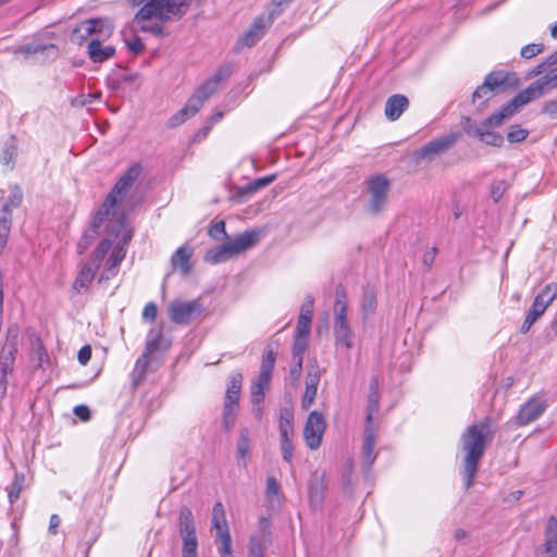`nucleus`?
I'll use <instances>...</instances> for the list:
<instances>
[{
	"mask_svg": "<svg viewBox=\"0 0 557 557\" xmlns=\"http://www.w3.org/2000/svg\"><path fill=\"white\" fill-rule=\"evenodd\" d=\"M495 431L488 417L469 425L460 437L462 460V478L468 490L474 482L480 460L494 440Z\"/></svg>",
	"mask_w": 557,
	"mask_h": 557,
	"instance_id": "1",
	"label": "nucleus"
},
{
	"mask_svg": "<svg viewBox=\"0 0 557 557\" xmlns=\"http://www.w3.org/2000/svg\"><path fill=\"white\" fill-rule=\"evenodd\" d=\"M191 0H149L134 15L132 23L151 20L165 23L180 20L187 11Z\"/></svg>",
	"mask_w": 557,
	"mask_h": 557,
	"instance_id": "2",
	"label": "nucleus"
},
{
	"mask_svg": "<svg viewBox=\"0 0 557 557\" xmlns=\"http://www.w3.org/2000/svg\"><path fill=\"white\" fill-rule=\"evenodd\" d=\"M139 174L140 166L133 165L119 178L92 221L95 228L99 227L104 220L109 219L112 214V210L120 205L125 194L139 177Z\"/></svg>",
	"mask_w": 557,
	"mask_h": 557,
	"instance_id": "3",
	"label": "nucleus"
},
{
	"mask_svg": "<svg viewBox=\"0 0 557 557\" xmlns=\"http://www.w3.org/2000/svg\"><path fill=\"white\" fill-rule=\"evenodd\" d=\"M177 530L182 540V557H198L196 523L190 508L186 505L180 507Z\"/></svg>",
	"mask_w": 557,
	"mask_h": 557,
	"instance_id": "4",
	"label": "nucleus"
},
{
	"mask_svg": "<svg viewBox=\"0 0 557 557\" xmlns=\"http://www.w3.org/2000/svg\"><path fill=\"white\" fill-rule=\"evenodd\" d=\"M17 327H9L7 343L0 350V400L7 395L8 376L12 373L17 354Z\"/></svg>",
	"mask_w": 557,
	"mask_h": 557,
	"instance_id": "5",
	"label": "nucleus"
},
{
	"mask_svg": "<svg viewBox=\"0 0 557 557\" xmlns=\"http://www.w3.org/2000/svg\"><path fill=\"white\" fill-rule=\"evenodd\" d=\"M113 23L108 18H91L79 23L72 32L71 40L78 45L92 38L109 39L113 34Z\"/></svg>",
	"mask_w": 557,
	"mask_h": 557,
	"instance_id": "6",
	"label": "nucleus"
},
{
	"mask_svg": "<svg viewBox=\"0 0 557 557\" xmlns=\"http://www.w3.org/2000/svg\"><path fill=\"white\" fill-rule=\"evenodd\" d=\"M459 138L460 134L454 132L435 138L421 146L419 149H416L412 153V159L416 163L432 161L447 152Z\"/></svg>",
	"mask_w": 557,
	"mask_h": 557,
	"instance_id": "7",
	"label": "nucleus"
},
{
	"mask_svg": "<svg viewBox=\"0 0 557 557\" xmlns=\"http://www.w3.org/2000/svg\"><path fill=\"white\" fill-rule=\"evenodd\" d=\"M367 185L370 195L369 211L374 215L379 214L387 202L389 180L383 174H377L369 177Z\"/></svg>",
	"mask_w": 557,
	"mask_h": 557,
	"instance_id": "8",
	"label": "nucleus"
},
{
	"mask_svg": "<svg viewBox=\"0 0 557 557\" xmlns=\"http://www.w3.org/2000/svg\"><path fill=\"white\" fill-rule=\"evenodd\" d=\"M169 317L176 324H188L195 317L200 315L203 306L199 300H174L169 306Z\"/></svg>",
	"mask_w": 557,
	"mask_h": 557,
	"instance_id": "9",
	"label": "nucleus"
},
{
	"mask_svg": "<svg viewBox=\"0 0 557 557\" xmlns=\"http://www.w3.org/2000/svg\"><path fill=\"white\" fill-rule=\"evenodd\" d=\"M325 429L326 422L322 413L315 410L311 411L307 418L304 429V438L310 449H317L320 447Z\"/></svg>",
	"mask_w": 557,
	"mask_h": 557,
	"instance_id": "10",
	"label": "nucleus"
},
{
	"mask_svg": "<svg viewBox=\"0 0 557 557\" xmlns=\"http://www.w3.org/2000/svg\"><path fill=\"white\" fill-rule=\"evenodd\" d=\"M260 231L257 230L245 231L244 233H240L236 235L234 238L226 242L225 244L228 248L231 256L234 257L240 255L256 246L260 239Z\"/></svg>",
	"mask_w": 557,
	"mask_h": 557,
	"instance_id": "11",
	"label": "nucleus"
},
{
	"mask_svg": "<svg viewBox=\"0 0 557 557\" xmlns=\"http://www.w3.org/2000/svg\"><path fill=\"white\" fill-rule=\"evenodd\" d=\"M97 271L91 267V263H83L79 267L77 275L71 287V298L85 294L89 290L92 281L95 280Z\"/></svg>",
	"mask_w": 557,
	"mask_h": 557,
	"instance_id": "12",
	"label": "nucleus"
},
{
	"mask_svg": "<svg viewBox=\"0 0 557 557\" xmlns=\"http://www.w3.org/2000/svg\"><path fill=\"white\" fill-rule=\"evenodd\" d=\"M41 54L44 55L42 61L54 60L59 54V48L54 44H38L28 42L17 47L14 50V54Z\"/></svg>",
	"mask_w": 557,
	"mask_h": 557,
	"instance_id": "13",
	"label": "nucleus"
},
{
	"mask_svg": "<svg viewBox=\"0 0 557 557\" xmlns=\"http://www.w3.org/2000/svg\"><path fill=\"white\" fill-rule=\"evenodd\" d=\"M334 332L336 341L344 344L346 348L352 347L351 331L347 322V307L342 306L335 310Z\"/></svg>",
	"mask_w": 557,
	"mask_h": 557,
	"instance_id": "14",
	"label": "nucleus"
},
{
	"mask_svg": "<svg viewBox=\"0 0 557 557\" xmlns=\"http://www.w3.org/2000/svg\"><path fill=\"white\" fill-rule=\"evenodd\" d=\"M107 39L92 38L87 46V53L94 63H102L115 55V48L111 45L103 46Z\"/></svg>",
	"mask_w": 557,
	"mask_h": 557,
	"instance_id": "15",
	"label": "nucleus"
},
{
	"mask_svg": "<svg viewBox=\"0 0 557 557\" xmlns=\"http://www.w3.org/2000/svg\"><path fill=\"white\" fill-rule=\"evenodd\" d=\"M545 410V404L539 399H530L527 404H524L518 416L517 421L520 425L529 424L530 422L536 420Z\"/></svg>",
	"mask_w": 557,
	"mask_h": 557,
	"instance_id": "16",
	"label": "nucleus"
},
{
	"mask_svg": "<svg viewBox=\"0 0 557 557\" xmlns=\"http://www.w3.org/2000/svg\"><path fill=\"white\" fill-rule=\"evenodd\" d=\"M125 258V250L123 247H115L109 256L106 268L99 276L98 282L104 283L114 277L117 272L122 260Z\"/></svg>",
	"mask_w": 557,
	"mask_h": 557,
	"instance_id": "17",
	"label": "nucleus"
},
{
	"mask_svg": "<svg viewBox=\"0 0 557 557\" xmlns=\"http://www.w3.org/2000/svg\"><path fill=\"white\" fill-rule=\"evenodd\" d=\"M409 107V100L405 95L396 94L387 98L385 115L389 121H396Z\"/></svg>",
	"mask_w": 557,
	"mask_h": 557,
	"instance_id": "18",
	"label": "nucleus"
},
{
	"mask_svg": "<svg viewBox=\"0 0 557 557\" xmlns=\"http://www.w3.org/2000/svg\"><path fill=\"white\" fill-rule=\"evenodd\" d=\"M521 107L518 106L516 99L512 98L509 102L504 104L502 109L488 117H486L483 122V126H493L497 127L502 125L506 120L510 119Z\"/></svg>",
	"mask_w": 557,
	"mask_h": 557,
	"instance_id": "19",
	"label": "nucleus"
},
{
	"mask_svg": "<svg viewBox=\"0 0 557 557\" xmlns=\"http://www.w3.org/2000/svg\"><path fill=\"white\" fill-rule=\"evenodd\" d=\"M269 20L265 22L263 16L257 17L252 25L247 29L240 38V42L246 47H252L264 35L265 28L270 25Z\"/></svg>",
	"mask_w": 557,
	"mask_h": 557,
	"instance_id": "20",
	"label": "nucleus"
},
{
	"mask_svg": "<svg viewBox=\"0 0 557 557\" xmlns=\"http://www.w3.org/2000/svg\"><path fill=\"white\" fill-rule=\"evenodd\" d=\"M243 375L240 372H233L228 377L225 393L224 405L238 408V401L242 391Z\"/></svg>",
	"mask_w": 557,
	"mask_h": 557,
	"instance_id": "21",
	"label": "nucleus"
},
{
	"mask_svg": "<svg viewBox=\"0 0 557 557\" xmlns=\"http://www.w3.org/2000/svg\"><path fill=\"white\" fill-rule=\"evenodd\" d=\"M375 435L370 425L364 429V440L362 445V459L366 472L370 471L371 466L375 461L376 454L374 453Z\"/></svg>",
	"mask_w": 557,
	"mask_h": 557,
	"instance_id": "22",
	"label": "nucleus"
},
{
	"mask_svg": "<svg viewBox=\"0 0 557 557\" xmlns=\"http://www.w3.org/2000/svg\"><path fill=\"white\" fill-rule=\"evenodd\" d=\"M545 81H535L513 98L521 108L527 103L542 97L545 94Z\"/></svg>",
	"mask_w": 557,
	"mask_h": 557,
	"instance_id": "23",
	"label": "nucleus"
},
{
	"mask_svg": "<svg viewBox=\"0 0 557 557\" xmlns=\"http://www.w3.org/2000/svg\"><path fill=\"white\" fill-rule=\"evenodd\" d=\"M193 253L194 250L191 247L182 246L177 248L171 258V264L173 269H180L184 275H188L191 270L189 261Z\"/></svg>",
	"mask_w": 557,
	"mask_h": 557,
	"instance_id": "24",
	"label": "nucleus"
},
{
	"mask_svg": "<svg viewBox=\"0 0 557 557\" xmlns=\"http://www.w3.org/2000/svg\"><path fill=\"white\" fill-rule=\"evenodd\" d=\"M544 549L548 557H557V518L554 516L547 520Z\"/></svg>",
	"mask_w": 557,
	"mask_h": 557,
	"instance_id": "25",
	"label": "nucleus"
},
{
	"mask_svg": "<svg viewBox=\"0 0 557 557\" xmlns=\"http://www.w3.org/2000/svg\"><path fill=\"white\" fill-rule=\"evenodd\" d=\"M380 393H379V379L372 377L369 385L368 405H367V423L370 424L372 417L379 410Z\"/></svg>",
	"mask_w": 557,
	"mask_h": 557,
	"instance_id": "26",
	"label": "nucleus"
},
{
	"mask_svg": "<svg viewBox=\"0 0 557 557\" xmlns=\"http://www.w3.org/2000/svg\"><path fill=\"white\" fill-rule=\"evenodd\" d=\"M360 308L364 319L375 312L376 292L374 287L369 284L363 286Z\"/></svg>",
	"mask_w": 557,
	"mask_h": 557,
	"instance_id": "27",
	"label": "nucleus"
},
{
	"mask_svg": "<svg viewBox=\"0 0 557 557\" xmlns=\"http://www.w3.org/2000/svg\"><path fill=\"white\" fill-rule=\"evenodd\" d=\"M237 457L242 460L239 466L246 468L247 461L250 458V433L247 428H243L239 431L237 440Z\"/></svg>",
	"mask_w": 557,
	"mask_h": 557,
	"instance_id": "28",
	"label": "nucleus"
},
{
	"mask_svg": "<svg viewBox=\"0 0 557 557\" xmlns=\"http://www.w3.org/2000/svg\"><path fill=\"white\" fill-rule=\"evenodd\" d=\"M212 527L216 531V535H220L221 533H226L228 531V525L226 521L225 516V509L222 503L218 502L214 504L212 508Z\"/></svg>",
	"mask_w": 557,
	"mask_h": 557,
	"instance_id": "29",
	"label": "nucleus"
},
{
	"mask_svg": "<svg viewBox=\"0 0 557 557\" xmlns=\"http://www.w3.org/2000/svg\"><path fill=\"white\" fill-rule=\"evenodd\" d=\"M17 156V144L16 137L11 135L5 141L2 152H1V162L2 164L9 166L11 170L14 166V161Z\"/></svg>",
	"mask_w": 557,
	"mask_h": 557,
	"instance_id": "30",
	"label": "nucleus"
},
{
	"mask_svg": "<svg viewBox=\"0 0 557 557\" xmlns=\"http://www.w3.org/2000/svg\"><path fill=\"white\" fill-rule=\"evenodd\" d=\"M112 244L110 239H102L96 249L92 251L90 259L87 263H91V267L98 271L100 268L101 262L103 261L104 257L109 252Z\"/></svg>",
	"mask_w": 557,
	"mask_h": 557,
	"instance_id": "31",
	"label": "nucleus"
},
{
	"mask_svg": "<svg viewBox=\"0 0 557 557\" xmlns=\"http://www.w3.org/2000/svg\"><path fill=\"white\" fill-rule=\"evenodd\" d=\"M557 297V283L547 284L534 298V304L544 309Z\"/></svg>",
	"mask_w": 557,
	"mask_h": 557,
	"instance_id": "32",
	"label": "nucleus"
},
{
	"mask_svg": "<svg viewBox=\"0 0 557 557\" xmlns=\"http://www.w3.org/2000/svg\"><path fill=\"white\" fill-rule=\"evenodd\" d=\"M325 485L321 476L315 475L309 484V498L314 505H320L323 500Z\"/></svg>",
	"mask_w": 557,
	"mask_h": 557,
	"instance_id": "33",
	"label": "nucleus"
},
{
	"mask_svg": "<svg viewBox=\"0 0 557 557\" xmlns=\"http://www.w3.org/2000/svg\"><path fill=\"white\" fill-rule=\"evenodd\" d=\"M232 258L226 244L220 245L207 251L205 260L212 264L221 263Z\"/></svg>",
	"mask_w": 557,
	"mask_h": 557,
	"instance_id": "34",
	"label": "nucleus"
},
{
	"mask_svg": "<svg viewBox=\"0 0 557 557\" xmlns=\"http://www.w3.org/2000/svg\"><path fill=\"white\" fill-rule=\"evenodd\" d=\"M149 355L145 351L136 361L133 375V384L138 385L146 375L147 368L149 366Z\"/></svg>",
	"mask_w": 557,
	"mask_h": 557,
	"instance_id": "35",
	"label": "nucleus"
},
{
	"mask_svg": "<svg viewBox=\"0 0 557 557\" xmlns=\"http://www.w3.org/2000/svg\"><path fill=\"white\" fill-rule=\"evenodd\" d=\"M163 23L157 21L154 23H148V22H140V23H133L134 30H140L144 33H150L151 35L156 37H164L166 34L164 33V27L162 25Z\"/></svg>",
	"mask_w": 557,
	"mask_h": 557,
	"instance_id": "36",
	"label": "nucleus"
},
{
	"mask_svg": "<svg viewBox=\"0 0 557 557\" xmlns=\"http://www.w3.org/2000/svg\"><path fill=\"white\" fill-rule=\"evenodd\" d=\"M495 94L496 91L482 84L474 90L472 95V102L476 103L479 108H483L485 103L495 96Z\"/></svg>",
	"mask_w": 557,
	"mask_h": 557,
	"instance_id": "37",
	"label": "nucleus"
},
{
	"mask_svg": "<svg viewBox=\"0 0 557 557\" xmlns=\"http://www.w3.org/2000/svg\"><path fill=\"white\" fill-rule=\"evenodd\" d=\"M545 310L546 309H544L540 305L533 302L531 309L529 310L521 325V333H527L533 325V323L545 312Z\"/></svg>",
	"mask_w": 557,
	"mask_h": 557,
	"instance_id": "38",
	"label": "nucleus"
},
{
	"mask_svg": "<svg viewBox=\"0 0 557 557\" xmlns=\"http://www.w3.org/2000/svg\"><path fill=\"white\" fill-rule=\"evenodd\" d=\"M162 342V330H150L148 333L147 342H146V350L147 354H153L158 351L161 347Z\"/></svg>",
	"mask_w": 557,
	"mask_h": 557,
	"instance_id": "39",
	"label": "nucleus"
},
{
	"mask_svg": "<svg viewBox=\"0 0 557 557\" xmlns=\"http://www.w3.org/2000/svg\"><path fill=\"white\" fill-rule=\"evenodd\" d=\"M490 128L491 127H483L482 135L479 136V139L486 145L500 147L504 144V137Z\"/></svg>",
	"mask_w": 557,
	"mask_h": 557,
	"instance_id": "40",
	"label": "nucleus"
},
{
	"mask_svg": "<svg viewBox=\"0 0 557 557\" xmlns=\"http://www.w3.org/2000/svg\"><path fill=\"white\" fill-rule=\"evenodd\" d=\"M322 371L317 361L309 363L306 373V386L318 387Z\"/></svg>",
	"mask_w": 557,
	"mask_h": 557,
	"instance_id": "41",
	"label": "nucleus"
},
{
	"mask_svg": "<svg viewBox=\"0 0 557 557\" xmlns=\"http://www.w3.org/2000/svg\"><path fill=\"white\" fill-rule=\"evenodd\" d=\"M276 178V175L275 174H272V175H268L265 177H260V178H257L252 182H250L249 184H247L244 189L242 190V194H250V193H255L268 185H270L272 182H274Z\"/></svg>",
	"mask_w": 557,
	"mask_h": 557,
	"instance_id": "42",
	"label": "nucleus"
},
{
	"mask_svg": "<svg viewBox=\"0 0 557 557\" xmlns=\"http://www.w3.org/2000/svg\"><path fill=\"white\" fill-rule=\"evenodd\" d=\"M275 356H276V354L274 352V350L271 349L270 347H267V349L262 356L260 373H265V374L272 375V371H273L274 364H275Z\"/></svg>",
	"mask_w": 557,
	"mask_h": 557,
	"instance_id": "43",
	"label": "nucleus"
},
{
	"mask_svg": "<svg viewBox=\"0 0 557 557\" xmlns=\"http://www.w3.org/2000/svg\"><path fill=\"white\" fill-rule=\"evenodd\" d=\"M24 481H25L24 474H18V473L15 474L13 483H12L11 488L9 490V494H8L10 504H14L18 499L20 494L24 487Z\"/></svg>",
	"mask_w": 557,
	"mask_h": 557,
	"instance_id": "44",
	"label": "nucleus"
},
{
	"mask_svg": "<svg viewBox=\"0 0 557 557\" xmlns=\"http://www.w3.org/2000/svg\"><path fill=\"white\" fill-rule=\"evenodd\" d=\"M308 347V337L305 336H295L293 344V357L292 360H304V354Z\"/></svg>",
	"mask_w": 557,
	"mask_h": 557,
	"instance_id": "45",
	"label": "nucleus"
},
{
	"mask_svg": "<svg viewBox=\"0 0 557 557\" xmlns=\"http://www.w3.org/2000/svg\"><path fill=\"white\" fill-rule=\"evenodd\" d=\"M506 76L503 72H491L484 78L483 84L494 91H497L499 87H502L506 83Z\"/></svg>",
	"mask_w": 557,
	"mask_h": 557,
	"instance_id": "46",
	"label": "nucleus"
},
{
	"mask_svg": "<svg viewBox=\"0 0 557 557\" xmlns=\"http://www.w3.org/2000/svg\"><path fill=\"white\" fill-rule=\"evenodd\" d=\"M237 411L238 408L223 405L222 425L225 431H230L234 426L237 419Z\"/></svg>",
	"mask_w": 557,
	"mask_h": 557,
	"instance_id": "47",
	"label": "nucleus"
},
{
	"mask_svg": "<svg viewBox=\"0 0 557 557\" xmlns=\"http://www.w3.org/2000/svg\"><path fill=\"white\" fill-rule=\"evenodd\" d=\"M122 34L124 42L132 53H134L135 55H139L144 52L145 45L137 35H133L131 38H127L125 32H123Z\"/></svg>",
	"mask_w": 557,
	"mask_h": 557,
	"instance_id": "48",
	"label": "nucleus"
},
{
	"mask_svg": "<svg viewBox=\"0 0 557 557\" xmlns=\"http://www.w3.org/2000/svg\"><path fill=\"white\" fill-rule=\"evenodd\" d=\"M215 91L214 83L206 81L195 90L193 96L200 98L202 102H206L213 94H215Z\"/></svg>",
	"mask_w": 557,
	"mask_h": 557,
	"instance_id": "49",
	"label": "nucleus"
},
{
	"mask_svg": "<svg viewBox=\"0 0 557 557\" xmlns=\"http://www.w3.org/2000/svg\"><path fill=\"white\" fill-rule=\"evenodd\" d=\"M461 127L463 132L469 135L479 138L482 135L483 123L481 125H476L470 117L465 116L461 120Z\"/></svg>",
	"mask_w": 557,
	"mask_h": 557,
	"instance_id": "50",
	"label": "nucleus"
},
{
	"mask_svg": "<svg viewBox=\"0 0 557 557\" xmlns=\"http://www.w3.org/2000/svg\"><path fill=\"white\" fill-rule=\"evenodd\" d=\"M23 201V191L17 185H13L10 187V194L8 197H4V202H7L12 208H18Z\"/></svg>",
	"mask_w": 557,
	"mask_h": 557,
	"instance_id": "51",
	"label": "nucleus"
},
{
	"mask_svg": "<svg viewBox=\"0 0 557 557\" xmlns=\"http://www.w3.org/2000/svg\"><path fill=\"white\" fill-rule=\"evenodd\" d=\"M221 542V546L219 548V553L221 557H234L232 552V539L230 532L221 533L216 535Z\"/></svg>",
	"mask_w": 557,
	"mask_h": 557,
	"instance_id": "52",
	"label": "nucleus"
},
{
	"mask_svg": "<svg viewBox=\"0 0 557 557\" xmlns=\"http://www.w3.org/2000/svg\"><path fill=\"white\" fill-rule=\"evenodd\" d=\"M265 495L270 500L278 499L281 495V485L274 476H268Z\"/></svg>",
	"mask_w": 557,
	"mask_h": 557,
	"instance_id": "53",
	"label": "nucleus"
},
{
	"mask_svg": "<svg viewBox=\"0 0 557 557\" xmlns=\"http://www.w3.org/2000/svg\"><path fill=\"white\" fill-rule=\"evenodd\" d=\"M293 420H294L293 409L290 407L281 408L280 429H294Z\"/></svg>",
	"mask_w": 557,
	"mask_h": 557,
	"instance_id": "54",
	"label": "nucleus"
},
{
	"mask_svg": "<svg viewBox=\"0 0 557 557\" xmlns=\"http://www.w3.org/2000/svg\"><path fill=\"white\" fill-rule=\"evenodd\" d=\"M312 319L298 317L297 327H296V336H305L308 337L311 330Z\"/></svg>",
	"mask_w": 557,
	"mask_h": 557,
	"instance_id": "55",
	"label": "nucleus"
},
{
	"mask_svg": "<svg viewBox=\"0 0 557 557\" xmlns=\"http://www.w3.org/2000/svg\"><path fill=\"white\" fill-rule=\"evenodd\" d=\"M188 117H190V115L187 111H185V108L183 107L178 112H176L169 119L166 125L169 128L177 127L178 125L183 124Z\"/></svg>",
	"mask_w": 557,
	"mask_h": 557,
	"instance_id": "56",
	"label": "nucleus"
},
{
	"mask_svg": "<svg viewBox=\"0 0 557 557\" xmlns=\"http://www.w3.org/2000/svg\"><path fill=\"white\" fill-rule=\"evenodd\" d=\"M318 387L306 386L302 398H301V407L305 410H308L314 401L317 396Z\"/></svg>",
	"mask_w": 557,
	"mask_h": 557,
	"instance_id": "57",
	"label": "nucleus"
},
{
	"mask_svg": "<svg viewBox=\"0 0 557 557\" xmlns=\"http://www.w3.org/2000/svg\"><path fill=\"white\" fill-rule=\"evenodd\" d=\"M544 49V46L542 44H529L524 47H522L520 54L524 59H531L539 53H541Z\"/></svg>",
	"mask_w": 557,
	"mask_h": 557,
	"instance_id": "58",
	"label": "nucleus"
},
{
	"mask_svg": "<svg viewBox=\"0 0 557 557\" xmlns=\"http://www.w3.org/2000/svg\"><path fill=\"white\" fill-rule=\"evenodd\" d=\"M302 373V361L300 360H292V366L289 369V377L293 385H297Z\"/></svg>",
	"mask_w": 557,
	"mask_h": 557,
	"instance_id": "59",
	"label": "nucleus"
},
{
	"mask_svg": "<svg viewBox=\"0 0 557 557\" xmlns=\"http://www.w3.org/2000/svg\"><path fill=\"white\" fill-rule=\"evenodd\" d=\"M203 103L205 102H202L200 98L194 97L191 95V97L187 100L184 108L185 111H187L190 116H194L200 110Z\"/></svg>",
	"mask_w": 557,
	"mask_h": 557,
	"instance_id": "60",
	"label": "nucleus"
},
{
	"mask_svg": "<svg viewBox=\"0 0 557 557\" xmlns=\"http://www.w3.org/2000/svg\"><path fill=\"white\" fill-rule=\"evenodd\" d=\"M32 345H33V354L36 356L37 360L40 363L44 362L45 359H48L47 351H46L40 338H36Z\"/></svg>",
	"mask_w": 557,
	"mask_h": 557,
	"instance_id": "61",
	"label": "nucleus"
},
{
	"mask_svg": "<svg viewBox=\"0 0 557 557\" xmlns=\"http://www.w3.org/2000/svg\"><path fill=\"white\" fill-rule=\"evenodd\" d=\"M313 304H314L313 297L311 295H308L305 298V301L301 305L299 317L304 315L305 318L312 319V315H313Z\"/></svg>",
	"mask_w": 557,
	"mask_h": 557,
	"instance_id": "62",
	"label": "nucleus"
},
{
	"mask_svg": "<svg viewBox=\"0 0 557 557\" xmlns=\"http://www.w3.org/2000/svg\"><path fill=\"white\" fill-rule=\"evenodd\" d=\"M528 134H529L528 131L524 128H520V127L512 128L507 134V139L510 143H521L528 137Z\"/></svg>",
	"mask_w": 557,
	"mask_h": 557,
	"instance_id": "63",
	"label": "nucleus"
},
{
	"mask_svg": "<svg viewBox=\"0 0 557 557\" xmlns=\"http://www.w3.org/2000/svg\"><path fill=\"white\" fill-rule=\"evenodd\" d=\"M209 235L213 239H221L222 236L226 235L224 221H219L209 228Z\"/></svg>",
	"mask_w": 557,
	"mask_h": 557,
	"instance_id": "64",
	"label": "nucleus"
}]
</instances>
